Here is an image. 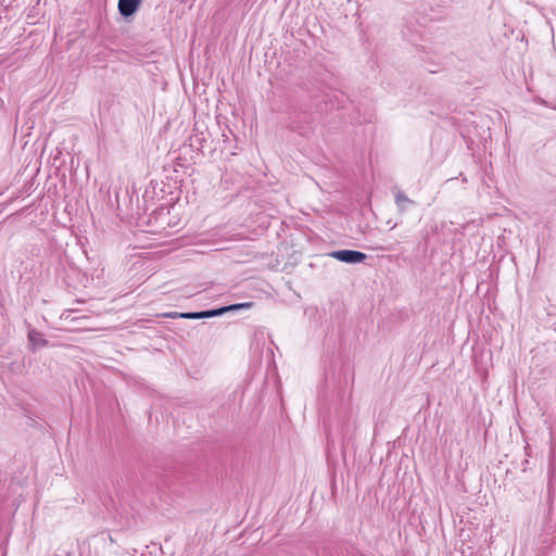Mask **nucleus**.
Masks as SVG:
<instances>
[{"instance_id":"nucleus-1","label":"nucleus","mask_w":556,"mask_h":556,"mask_svg":"<svg viewBox=\"0 0 556 556\" xmlns=\"http://www.w3.org/2000/svg\"><path fill=\"white\" fill-rule=\"evenodd\" d=\"M251 306H252L251 302L237 303V304L222 306V307L214 308V309L182 313V314H179V318H186V319L211 318V317L222 316L223 314H225L227 312L238 311V309H242V308H250Z\"/></svg>"},{"instance_id":"nucleus-2","label":"nucleus","mask_w":556,"mask_h":556,"mask_svg":"<svg viewBox=\"0 0 556 556\" xmlns=\"http://www.w3.org/2000/svg\"><path fill=\"white\" fill-rule=\"evenodd\" d=\"M329 256L346 264H358L367 258V255L355 250H338L329 253Z\"/></svg>"},{"instance_id":"nucleus-3","label":"nucleus","mask_w":556,"mask_h":556,"mask_svg":"<svg viewBox=\"0 0 556 556\" xmlns=\"http://www.w3.org/2000/svg\"><path fill=\"white\" fill-rule=\"evenodd\" d=\"M141 2L142 0H118V12L125 18L130 17L139 10Z\"/></svg>"},{"instance_id":"nucleus-4","label":"nucleus","mask_w":556,"mask_h":556,"mask_svg":"<svg viewBox=\"0 0 556 556\" xmlns=\"http://www.w3.org/2000/svg\"><path fill=\"white\" fill-rule=\"evenodd\" d=\"M394 198H395V204L397 206L399 212L404 213L407 211L409 205H415V201L409 199L402 190L394 188L392 190Z\"/></svg>"},{"instance_id":"nucleus-5","label":"nucleus","mask_w":556,"mask_h":556,"mask_svg":"<svg viewBox=\"0 0 556 556\" xmlns=\"http://www.w3.org/2000/svg\"><path fill=\"white\" fill-rule=\"evenodd\" d=\"M28 341L30 343V350L35 352L38 349H42L48 345V341L43 338V334L36 329L28 331Z\"/></svg>"},{"instance_id":"nucleus-6","label":"nucleus","mask_w":556,"mask_h":556,"mask_svg":"<svg viewBox=\"0 0 556 556\" xmlns=\"http://www.w3.org/2000/svg\"><path fill=\"white\" fill-rule=\"evenodd\" d=\"M179 314L180 313H177V312H170V313L165 314V316L168 318H178Z\"/></svg>"}]
</instances>
